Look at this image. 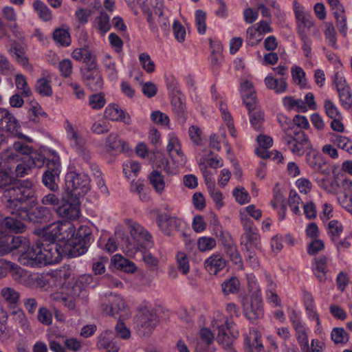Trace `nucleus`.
Masks as SVG:
<instances>
[{
	"label": "nucleus",
	"instance_id": "f257e3e1",
	"mask_svg": "<svg viewBox=\"0 0 352 352\" xmlns=\"http://www.w3.org/2000/svg\"><path fill=\"white\" fill-rule=\"evenodd\" d=\"M7 199L5 207L12 214L21 217L28 216L31 221L42 222L47 219L50 210L45 206H38L29 214L27 212L26 204L35 199V190L33 182L30 179L19 181L8 188L4 192Z\"/></svg>",
	"mask_w": 352,
	"mask_h": 352
},
{
	"label": "nucleus",
	"instance_id": "f03ea898",
	"mask_svg": "<svg viewBox=\"0 0 352 352\" xmlns=\"http://www.w3.org/2000/svg\"><path fill=\"white\" fill-rule=\"evenodd\" d=\"M64 256L63 244L52 240L45 235L36 244L20 256V261L24 265H50L59 263Z\"/></svg>",
	"mask_w": 352,
	"mask_h": 352
},
{
	"label": "nucleus",
	"instance_id": "7ed1b4c3",
	"mask_svg": "<svg viewBox=\"0 0 352 352\" xmlns=\"http://www.w3.org/2000/svg\"><path fill=\"white\" fill-rule=\"evenodd\" d=\"M131 234L133 238L137 241V245L129 242L127 238H122V242L119 243L121 248L129 256H132L136 253L138 250L140 249L139 245H149L151 243V235L146 230L138 225L131 227Z\"/></svg>",
	"mask_w": 352,
	"mask_h": 352
},
{
	"label": "nucleus",
	"instance_id": "20e7f679",
	"mask_svg": "<svg viewBox=\"0 0 352 352\" xmlns=\"http://www.w3.org/2000/svg\"><path fill=\"white\" fill-rule=\"evenodd\" d=\"M65 186L72 196H83L90 190V179L85 174L70 172L66 175Z\"/></svg>",
	"mask_w": 352,
	"mask_h": 352
},
{
	"label": "nucleus",
	"instance_id": "39448f33",
	"mask_svg": "<svg viewBox=\"0 0 352 352\" xmlns=\"http://www.w3.org/2000/svg\"><path fill=\"white\" fill-rule=\"evenodd\" d=\"M75 234V227L69 221H57L45 229V235L52 240L64 243L69 241Z\"/></svg>",
	"mask_w": 352,
	"mask_h": 352
},
{
	"label": "nucleus",
	"instance_id": "423d86ee",
	"mask_svg": "<svg viewBox=\"0 0 352 352\" xmlns=\"http://www.w3.org/2000/svg\"><path fill=\"white\" fill-rule=\"evenodd\" d=\"M244 233L241 236V245L245 250H260L261 247V238L256 227L250 219L241 217Z\"/></svg>",
	"mask_w": 352,
	"mask_h": 352
},
{
	"label": "nucleus",
	"instance_id": "0eeeda50",
	"mask_svg": "<svg viewBox=\"0 0 352 352\" xmlns=\"http://www.w3.org/2000/svg\"><path fill=\"white\" fill-rule=\"evenodd\" d=\"M60 163L59 157L53 153L52 158L47 162V170L43 175L42 182L43 184L52 192L58 190L56 181L58 180Z\"/></svg>",
	"mask_w": 352,
	"mask_h": 352
},
{
	"label": "nucleus",
	"instance_id": "6e6552de",
	"mask_svg": "<svg viewBox=\"0 0 352 352\" xmlns=\"http://www.w3.org/2000/svg\"><path fill=\"white\" fill-rule=\"evenodd\" d=\"M105 296L108 302L103 303L100 306V309L104 314L113 317L118 316L120 318L128 316L126 312V303L120 295L110 293Z\"/></svg>",
	"mask_w": 352,
	"mask_h": 352
},
{
	"label": "nucleus",
	"instance_id": "1a4fd4ad",
	"mask_svg": "<svg viewBox=\"0 0 352 352\" xmlns=\"http://www.w3.org/2000/svg\"><path fill=\"white\" fill-rule=\"evenodd\" d=\"M157 322V316L154 309L147 307L140 309L137 320L140 334H149L155 328Z\"/></svg>",
	"mask_w": 352,
	"mask_h": 352
},
{
	"label": "nucleus",
	"instance_id": "9d476101",
	"mask_svg": "<svg viewBox=\"0 0 352 352\" xmlns=\"http://www.w3.org/2000/svg\"><path fill=\"white\" fill-rule=\"evenodd\" d=\"M84 232V236L82 235L81 230H79L78 232L79 237H83L82 241L78 240V242L76 243L73 240H70L68 242L64 243V256L77 257L87 252L88 248L87 243H89L91 239V233L89 230H85Z\"/></svg>",
	"mask_w": 352,
	"mask_h": 352
},
{
	"label": "nucleus",
	"instance_id": "9b49d317",
	"mask_svg": "<svg viewBox=\"0 0 352 352\" xmlns=\"http://www.w3.org/2000/svg\"><path fill=\"white\" fill-rule=\"evenodd\" d=\"M81 73L83 81L92 91H98L102 88L103 80L96 62L82 69Z\"/></svg>",
	"mask_w": 352,
	"mask_h": 352
},
{
	"label": "nucleus",
	"instance_id": "f8f14e48",
	"mask_svg": "<svg viewBox=\"0 0 352 352\" xmlns=\"http://www.w3.org/2000/svg\"><path fill=\"white\" fill-rule=\"evenodd\" d=\"M232 322L224 320H217L212 322V327L217 329V342L226 350L232 349L233 338L228 336L227 331L232 329Z\"/></svg>",
	"mask_w": 352,
	"mask_h": 352
},
{
	"label": "nucleus",
	"instance_id": "ddd939ff",
	"mask_svg": "<svg viewBox=\"0 0 352 352\" xmlns=\"http://www.w3.org/2000/svg\"><path fill=\"white\" fill-rule=\"evenodd\" d=\"M244 312L247 318L254 322L263 315V300L260 294H252L250 302L244 305Z\"/></svg>",
	"mask_w": 352,
	"mask_h": 352
},
{
	"label": "nucleus",
	"instance_id": "4468645a",
	"mask_svg": "<svg viewBox=\"0 0 352 352\" xmlns=\"http://www.w3.org/2000/svg\"><path fill=\"white\" fill-rule=\"evenodd\" d=\"M55 211L62 218L74 220L79 217L80 206L75 200L62 199L61 204L55 208Z\"/></svg>",
	"mask_w": 352,
	"mask_h": 352
},
{
	"label": "nucleus",
	"instance_id": "2eb2a0df",
	"mask_svg": "<svg viewBox=\"0 0 352 352\" xmlns=\"http://www.w3.org/2000/svg\"><path fill=\"white\" fill-rule=\"evenodd\" d=\"M246 352H264V346L261 340V333L256 329H250L249 333L245 336Z\"/></svg>",
	"mask_w": 352,
	"mask_h": 352
},
{
	"label": "nucleus",
	"instance_id": "dca6fc26",
	"mask_svg": "<svg viewBox=\"0 0 352 352\" xmlns=\"http://www.w3.org/2000/svg\"><path fill=\"white\" fill-rule=\"evenodd\" d=\"M335 83L342 105L346 109H351L352 107V94L349 87L345 83V80H343V78L337 74L335 76Z\"/></svg>",
	"mask_w": 352,
	"mask_h": 352
},
{
	"label": "nucleus",
	"instance_id": "f3484780",
	"mask_svg": "<svg viewBox=\"0 0 352 352\" xmlns=\"http://www.w3.org/2000/svg\"><path fill=\"white\" fill-rule=\"evenodd\" d=\"M285 135L284 138H290L294 140V142L300 144L307 148V149H311L312 145L309 140L308 136L305 132L298 128L295 124L288 126L283 129Z\"/></svg>",
	"mask_w": 352,
	"mask_h": 352
},
{
	"label": "nucleus",
	"instance_id": "a211bd4d",
	"mask_svg": "<svg viewBox=\"0 0 352 352\" xmlns=\"http://www.w3.org/2000/svg\"><path fill=\"white\" fill-rule=\"evenodd\" d=\"M157 224L160 229L165 234L169 236L179 228L181 224V221L175 217H170L166 214H163L158 217Z\"/></svg>",
	"mask_w": 352,
	"mask_h": 352
},
{
	"label": "nucleus",
	"instance_id": "6ab92c4d",
	"mask_svg": "<svg viewBox=\"0 0 352 352\" xmlns=\"http://www.w3.org/2000/svg\"><path fill=\"white\" fill-rule=\"evenodd\" d=\"M19 127L16 119L5 109H0V131L14 133Z\"/></svg>",
	"mask_w": 352,
	"mask_h": 352
},
{
	"label": "nucleus",
	"instance_id": "aec40b11",
	"mask_svg": "<svg viewBox=\"0 0 352 352\" xmlns=\"http://www.w3.org/2000/svg\"><path fill=\"white\" fill-rule=\"evenodd\" d=\"M0 296L9 308L16 309L19 305L21 294L12 287H4L0 291Z\"/></svg>",
	"mask_w": 352,
	"mask_h": 352
},
{
	"label": "nucleus",
	"instance_id": "412c9836",
	"mask_svg": "<svg viewBox=\"0 0 352 352\" xmlns=\"http://www.w3.org/2000/svg\"><path fill=\"white\" fill-rule=\"evenodd\" d=\"M296 17L298 21V34H308V32H309L311 28H314V21L312 16L302 10H296Z\"/></svg>",
	"mask_w": 352,
	"mask_h": 352
},
{
	"label": "nucleus",
	"instance_id": "4be33fe9",
	"mask_svg": "<svg viewBox=\"0 0 352 352\" xmlns=\"http://www.w3.org/2000/svg\"><path fill=\"white\" fill-rule=\"evenodd\" d=\"M25 230V224L20 220L10 217H7L0 221V232H13L15 233L23 232Z\"/></svg>",
	"mask_w": 352,
	"mask_h": 352
},
{
	"label": "nucleus",
	"instance_id": "5701e85b",
	"mask_svg": "<svg viewBox=\"0 0 352 352\" xmlns=\"http://www.w3.org/2000/svg\"><path fill=\"white\" fill-rule=\"evenodd\" d=\"M204 265L210 274L217 275L226 267V261L221 254H214L206 260Z\"/></svg>",
	"mask_w": 352,
	"mask_h": 352
},
{
	"label": "nucleus",
	"instance_id": "b1692460",
	"mask_svg": "<svg viewBox=\"0 0 352 352\" xmlns=\"http://www.w3.org/2000/svg\"><path fill=\"white\" fill-rule=\"evenodd\" d=\"M112 332L105 331L102 333L98 341V347L103 352H118L120 347L116 341L111 340Z\"/></svg>",
	"mask_w": 352,
	"mask_h": 352
},
{
	"label": "nucleus",
	"instance_id": "393cba45",
	"mask_svg": "<svg viewBox=\"0 0 352 352\" xmlns=\"http://www.w3.org/2000/svg\"><path fill=\"white\" fill-rule=\"evenodd\" d=\"M72 56L74 59L78 61L83 60L88 65L96 62V57L88 45L75 49L72 53Z\"/></svg>",
	"mask_w": 352,
	"mask_h": 352
},
{
	"label": "nucleus",
	"instance_id": "a878e982",
	"mask_svg": "<svg viewBox=\"0 0 352 352\" xmlns=\"http://www.w3.org/2000/svg\"><path fill=\"white\" fill-rule=\"evenodd\" d=\"M67 133L71 146L75 151L87 145L86 140L82 135L71 124L67 125Z\"/></svg>",
	"mask_w": 352,
	"mask_h": 352
},
{
	"label": "nucleus",
	"instance_id": "bb28decb",
	"mask_svg": "<svg viewBox=\"0 0 352 352\" xmlns=\"http://www.w3.org/2000/svg\"><path fill=\"white\" fill-rule=\"evenodd\" d=\"M265 83L268 89L274 90L276 94L285 92L287 87V82L283 78L278 80L268 76L265 78Z\"/></svg>",
	"mask_w": 352,
	"mask_h": 352
},
{
	"label": "nucleus",
	"instance_id": "cd10ccee",
	"mask_svg": "<svg viewBox=\"0 0 352 352\" xmlns=\"http://www.w3.org/2000/svg\"><path fill=\"white\" fill-rule=\"evenodd\" d=\"M327 258L325 256H320L315 259L314 273L320 282L327 280Z\"/></svg>",
	"mask_w": 352,
	"mask_h": 352
},
{
	"label": "nucleus",
	"instance_id": "c85d7f7f",
	"mask_svg": "<svg viewBox=\"0 0 352 352\" xmlns=\"http://www.w3.org/2000/svg\"><path fill=\"white\" fill-rule=\"evenodd\" d=\"M250 122L256 131H261L265 122V115L261 108L249 111Z\"/></svg>",
	"mask_w": 352,
	"mask_h": 352
},
{
	"label": "nucleus",
	"instance_id": "c756f323",
	"mask_svg": "<svg viewBox=\"0 0 352 352\" xmlns=\"http://www.w3.org/2000/svg\"><path fill=\"white\" fill-rule=\"evenodd\" d=\"M112 261L117 268L126 272L133 273L136 270L135 264L121 255H114Z\"/></svg>",
	"mask_w": 352,
	"mask_h": 352
},
{
	"label": "nucleus",
	"instance_id": "7c9ffc66",
	"mask_svg": "<svg viewBox=\"0 0 352 352\" xmlns=\"http://www.w3.org/2000/svg\"><path fill=\"white\" fill-rule=\"evenodd\" d=\"M149 182L157 193H162L165 188L164 176L157 170L151 173L148 177Z\"/></svg>",
	"mask_w": 352,
	"mask_h": 352
},
{
	"label": "nucleus",
	"instance_id": "2f4dec72",
	"mask_svg": "<svg viewBox=\"0 0 352 352\" xmlns=\"http://www.w3.org/2000/svg\"><path fill=\"white\" fill-rule=\"evenodd\" d=\"M343 232L342 224L337 220H331L327 225V233L333 243H336Z\"/></svg>",
	"mask_w": 352,
	"mask_h": 352
},
{
	"label": "nucleus",
	"instance_id": "473e14b6",
	"mask_svg": "<svg viewBox=\"0 0 352 352\" xmlns=\"http://www.w3.org/2000/svg\"><path fill=\"white\" fill-rule=\"evenodd\" d=\"M10 52L19 63L24 67L27 66L28 60L25 55V50L22 46L14 41L11 45Z\"/></svg>",
	"mask_w": 352,
	"mask_h": 352
},
{
	"label": "nucleus",
	"instance_id": "72a5a7b5",
	"mask_svg": "<svg viewBox=\"0 0 352 352\" xmlns=\"http://www.w3.org/2000/svg\"><path fill=\"white\" fill-rule=\"evenodd\" d=\"M239 288L240 283L236 277H231L221 284V289L225 295L236 294L239 291Z\"/></svg>",
	"mask_w": 352,
	"mask_h": 352
},
{
	"label": "nucleus",
	"instance_id": "f704fd0d",
	"mask_svg": "<svg viewBox=\"0 0 352 352\" xmlns=\"http://www.w3.org/2000/svg\"><path fill=\"white\" fill-rule=\"evenodd\" d=\"M125 142L120 139L116 133H111L106 139V147L108 151H122Z\"/></svg>",
	"mask_w": 352,
	"mask_h": 352
},
{
	"label": "nucleus",
	"instance_id": "c9c22d12",
	"mask_svg": "<svg viewBox=\"0 0 352 352\" xmlns=\"http://www.w3.org/2000/svg\"><path fill=\"white\" fill-rule=\"evenodd\" d=\"M104 118L111 120H123L124 114L122 109H120L116 104H109L107 106L104 112Z\"/></svg>",
	"mask_w": 352,
	"mask_h": 352
},
{
	"label": "nucleus",
	"instance_id": "e433bc0d",
	"mask_svg": "<svg viewBox=\"0 0 352 352\" xmlns=\"http://www.w3.org/2000/svg\"><path fill=\"white\" fill-rule=\"evenodd\" d=\"M309 150L307 153V162L314 170L320 171L322 166L321 155L312 148Z\"/></svg>",
	"mask_w": 352,
	"mask_h": 352
},
{
	"label": "nucleus",
	"instance_id": "4c0bfd02",
	"mask_svg": "<svg viewBox=\"0 0 352 352\" xmlns=\"http://www.w3.org/2000/svg\"><path fill=\"white\" fill-rule=\"evenodd\" d=\"M33 8L42 20L48 21L52 19L51 10L43 2L39 0L34 1Z\"/></svg>",
	"mask_w": 352,
	"mask_h": 352
},
{
	"label": "nucleus",
	"instance_id": "58836bf2",
	"mask_svg": "<svg viewBox=\"0 0 352 352\" xmlns=\"http://www.w3.org/2000/svg\"><path fill=\"white\" fill-rule=\"evenodd\" d=\"M296 331V339L301 346L302 351H307L309 349L308 337L305 328L302 324L294 327Z\"/></svg>",
	"mask_w": 352,
	"mask_h": 352
},
{
	"label": "nucleus",
	"instance_id": "ea45409f",
	"mask_svg": "<svg viewBox=\"0 0 352 352\" xmlns=\"http://www.w3.org/2000/svg\"><path fill=\"white\" fill-rule=\"evenodd\" d=\"M93 283V277L89 274H83L76 280L75 285L73 287L74 295H79L81 291L89 287Z\"/></svg>",
	"mask_w": 352,
	"mask_h": 352
},
{
	"label": "nucleus",
	"instance_id": "a19ab883",
	"mask_svg": "<svg viewBox=\"0 0 352 352\" xmlns=\"http://www.w3.org/2000/svg\"><path fill=\"white\" fill-rule=\"evenodd\" d=\"M95 27L102 34H105L110 30L109 16L107 13L101 12L95 19Z\"/></svg>",
	"mask_w": 352,
	"mask_h": 352
},
{
	"label": "nucleus",
	"instance_id": "79ce46f5",
	"mask_svg": "<svg viewBox=\"0 0 352 352\" xmlns=\"http://www.w3.org/2000/svg\"><path fill=\"white\" fill-rule=\"evenodd\" d=\"M53 38L56 43L62 46H68L71 43L69 32L63 28H57L54 30L53 33Z\"/></svg>",
	"mask_w": 352,
	"mask_h": 352
},
{
	"label": "nucleus",
	"instance_id": "37998d69",
	"mask_svg": "<svg viewBox=\"0 0 352 352\" xmlns=\"http://www.w3.org/2000/svg\"><path fill=\"white\" fill-rule=\"evenodd\" d=\"M13 319L18 322L25 331H30V326L25 314L21 309L13 310L11 313Z\"/></svg>",
	"mask_w": 352,
	"mask_h": 352
},
{
	"label": "nucleus",
	"instance_id": "c03bdc74",
	"mask_svg": "<svg viewBox=\"0 0 352 352\" xmlns=\"http://www.w3.org/2000/svg\"><path fill=\"white\" fill-rule=\"evenodd\" d=\"M35 90L40 95L43 96H50L52 94V89L50 85V80L46 78H41L36 82Z\"/></svg>",
	"mask_w": 352,
	"mask_h": 352
},
{
	"label": "nucleus",
	"instance_id": "a18cd8bd",
	"mask_svg": "<svg viewBox=\"0 0 352 352\" xmlns=\"http://www.w3.org/2000/svg\"><path fill=\"white\" fill-rule=\"evenodd\" d=\"M345 184L348 189L345 188L343 197L340 198V202L344 208L352 214V191L351 190L352 182L345 181Z\"/></svg>",
	"mask_w": 352,
	"mask_h": 352
},
{
	"label": "nucleus",
	"instance_id": "49530a36",
	"mask_svg": "<svg viewBox=\"0 0 352 352\" xmlns=\"http://www.w3.org/2000/svg\"><path fill=\"white\" fill-rule=\"evenodd\" d=\"M225 250L233 263L242 269L243 265V261L236 246L234 244H228L225 247Z\"/></svg>",
	"mask_w": 352,
	"mask_h": 352
},
{
	"label": "nucleus",
	"instance_id": "de8ad7c7",
	"mask_svg": "<svg viewBox=\"0 0 352 352\" xmlns=\"http://www.w3.org/2000/svg\"><path fill=\"white\" fill-rule=\"evenodd\" d=\"M11 239H8L10 243V248H11V252L13 250L19 249V252L21 253V256L27 252L25 250L26 246L28 245V241L25 238H23L20 236H10Z\"/></svg>",
	"mask_w": 352,
	"mask_h": 352
},
{
	"label": "nucleus",
	"instance_id": "09e8293b",
	"mask_svg": "<svg viewBox=\"0 0 352 352\" xmlns=\"http://www.w3.org/2000/svg\"><path fill=\"white\" fill-rule=\"evenodd\" d=\"M88 103L93 110L101 109L106 104L104 95L102 93L91 94L89 96Z\"/></svg>",
	"mask_w": 352,
	"mask_h": 352
},
{
	"label": "nucleus",
	"instance_id": "8fccbe9b",
	"mask_svg": "<svg viewBox=\"0 0 352 352\" xmlns=\"http://www.w3.org/2000/svg\"><path fill=\"white\" fill-rule=\"evenodd\" d=\"M324 34L327 42L328 43L329 45L336 48V32L333 23L327 22L324 23Z\"/></svg>",
	"mask_w": 352,
	"mask_h": 352
},
{
	"label": "nucleus",
	"instance_id": "3c124183",
	"mask_svg": "<svg viewBox=\"0 0 352 352\" xmlns=\"http://www.w3.org/2000/svg\"><path fill=\"white\" fill-rule=\"evenodd\" d=\"M15 84L16 88L21 91L22 96L24 97H29L32 95L31 89L28 87L27 80L23 75H16Z\"/></svg>",
	"mask_w": 352,
	"mask_h": 352
},
{
	"label": "nucleus",
	"instance_id": "603ef678",
	"mask_svg": "<svg viewBox=\"0 0 352 352\" xmlns=\"http://www.w3.org/2000/svg\"><path fill=\"white\" fill-rule=\"evenodd\" d=\"M5 267L7 268V272L9 271L13 279L17 282L21 281V278L24 276V270L10 261L5 262Z\"/></svg>",
	"mask_w": 352,
	"mask_h": 352
},
{
	"label": "nucleus",
	"instance_id": "864d4df0",
	"mask_svg": "<svg viewBox=\"0 0 352 352\" xmlns=\"http://www.w3.org/2000/svg\"><path fill=\"white\" fill-rule=\"evenodd\" d=\"M283 141L288 149L295 155H302L305 153V150L307 149L306 147L294 142V140L290 138H283Z\"/></svg>",
	"mask_w": 352,
	"mask_h": 352
},
{
	"label": "nucleus",
	"instance_id": "5fc2aeb1",
	"mask_svg": "<svg viewBox=\"0 0 352 352\" xmlns=\"http://www.w3.org/2000/svg\"><path fill=\"white\" fill-rule=\"evenodd\" d=\"M216 240L212 237L202 236L197 241V247L201 252L209 251L216 246Z\"/></svg>",
	"mask_w": 352,
	"mask_h": 352
},
{
	"label": "nucleus",
	"instance_id": "6e6d98bb",
	"mask_svg": "<svg viewBox=\"0 0 352 352\" xmlns=\"http://www.w3.org/2000/svg\"><path fill=\"white\" fill-rule=\"evenodd\" d=\"M206 13L200 10H198L195 12V24L197 30L199 34H204L206 31Z\"/></svg>",
	"mask_w": 352,
	"mask_h": 352
},
{
	"label": "nucleus",
	"instance_id": "4d7b16f0",
	"mask_svg": "<svg viewBox=\"0 0 352 352\" xmlns=\"http://www.w3.org/2000/svg\"><path fill=\"white\" fill-rule=\"evenodd\" d=\"M139 60L142 68L147 73H152L155 71V63L147 53H141L139 55Z\"/></svg>",
	"mask_w": 352,
	"mask_h": 352
},
{
	"label": "nucleus",
	"instance_id": "13d9d810",
	"mask_svg": "<svg viewBox=\"0 0 352 352\" xmlns=\"http://www.w3.org/2000/svg\"><path fill=\"white\" fill-rule=\"evenodd\" d=\"M177 267L179 270L183 274H186L190 270L189 262L185 253L179 252L176 256Z\"/></svg>",
	"mask_w": 352,
	"mask_h": 352
},
{
	"label": "nucleus",
	"instance_id": "bf43d9fd",
	"mask_svg": "<svg viewBox=\"0 0 352 352\" xmlns=\"http://www.w3.org/2000/svg\"><path fill=\"white\" fill-rule=\"evenodd\" d=\"M31 169L32 167L30 166L25 157H24L23 162L17 164L15 168V176L16 177H23L30 173Z\"/></svg>",
	"mask_w": 352,
	"mask_h": 352
},
{
	"label": "nucleus",
	"instance_id": "052dcab7",
	"mask_svg": "<svg viewBox=\"0 0 352 352\" xmlns=\"http://www.w3.org/2000/svg\"><path fill=\"white\" fill-rule=\"evenodd\" d=\"M325 113L330 118H340L341 115L334 103L329 99L324 102Z\"/></svg>",
	"mask_w": 352,
	"mask_h": 352
},
{
	"label": "nucleus",
	"instance_id": "680f3d73",
	"mask_svg": "<svg viewBox=\"0 0 352 352\" xmlns=\"http://www.w3.org/2000/svg\"><path fill=\"white\" fill-rule=\"evenodd\" d=\"M233 195L236 201L240 204H244L250 201V196L248 192L243 187H236L233 190Z\"/></svg>",
	"mask_w": 352,
	"mask_h": 352
},
{
	"label": "nucleus",
	"instance_id": "e2e57ef3",
	"mask_svg": "<svg viewBox=\"0 0 352 352\" xmlns=\"http://www.w3.org/2000/svg\"><path fill=\"white\" fill-rule=\"evenodd\" d=\"M331 338L336 344L346 343L348 341L346 332L342 328H335L331 332Z\"/></svg>",
	"mask_w": 352,
	"mask_h": 352
},
{
	"label": "nucleus",
	"instance_id": "0e129e2a",
	"mask_svg": "<svg viewBox=\"0 0 352 352\" xmlns=\"http://www.w3.org/2000/svg\"><path fill=\"white\" fill-rule=\"evenodd\" d=\"M41 204L45 206H51L55 210V208L58 207L60 205V199L55 193H47L44 195L41 200Z\"/></svg>",
	"mask_w": 352,
	"mask_h": 352
},
{
	"label": "nucleus",
	"instance_id": "69168bd1",
	"mask_svg": "<svg viewBox=\"0 0 352 352\" xmlns=\"http://www.w3.org/2000/svg\"><path fill=\"white\" fill-rule=\"evenodd\" d=\"M262 40V36H258V32L254 27H250L247 30L246 42L249 45L254 46Z\"/></svg>",
	"mask_w": 352,
	"mask_h": 352
},
{
	"label": "nucleus",
	"instance_id": "338daca9",
	"mask_svg": "<svg viewBox=\"0 0 352 352\" xmlns=\"http://www.w3.org/2000/svg\"><path fill=\"white\" fill-rule=\"evenodd\" d=\"M173 31L175 38L177 41H184L186 37V29L178 21H175L173 25Z\"/></svg>",
	"mask_w": 352,
	"mask_h": 352
},
{
	"label": "nucleus",
	"instance_id": "774afa93",
	"mask_svg": "<svg viewBox=\"0 0 352 352\" xmlns=\"http://www.w3.org/2000/svg\"><path fill=\"white\" fill-rule=\"evenodd\" d=\"M336 143L338 147L352 154V140L345 136L337 135Z\"/></svg>",
	"mask_w": 352,
	"mask_h": 352
}]
</instances>
